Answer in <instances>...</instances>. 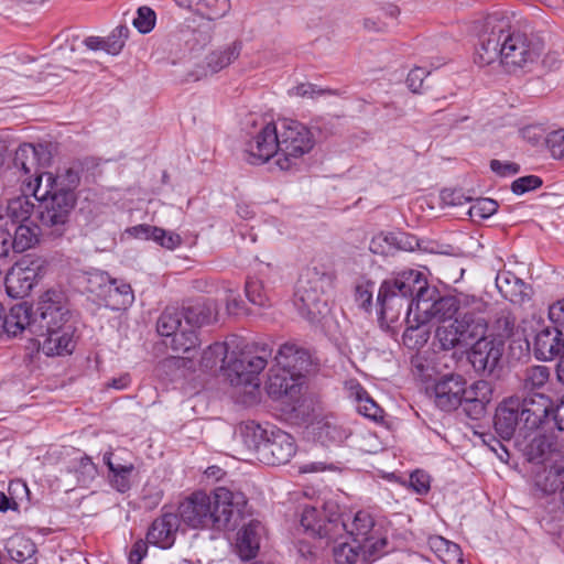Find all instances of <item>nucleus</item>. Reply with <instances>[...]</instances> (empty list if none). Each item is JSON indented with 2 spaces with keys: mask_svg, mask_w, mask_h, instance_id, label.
Instances as JSON below:
<instances>
[{
  "mask_svg": "<svg viewBox=\"0 0 564 564\" xmlns=\"http://www.w3.org/2000/svg\"><path fill=\"white\" fill-rule=\"evenodd\" d=\"M240 435L245 445L257 454L259 459V448L267 444L270 436V429H264L260 424L250 421L240 427Z\"/></svg>",
  "mask_w": 564,
  "mask_h": 564,
  "instance_id": "a19ab883",
  "label": "nucleus"
},
{
  "mask_svg": "<svg viewBox=\"0 0 564 564\" xmlns=\"http://www.w3.org/2000/svg\"><path fill=\"white\" fill-rule=\"evenodd\" d=\"M393 239V232H380L371 239L369 250L372 253L381 256L393 254L395 251V242Z\"/></svg>",
  "mask_w": 564,
  "mask_h": 564,
  "instance_id": "6e6d98bb",
  "label": "nucleus"
},
{
  "mask_svg": "<svg viewBox=\"0 0 564 564\" xmlns=\"http://www.w3.org/2000/svg\"><path fill=\"white\" fill-rule=\"evenodd\" d=\"M247 498L241 491L217 487L210 494L197 490L180 502V521L192 529L223 531L235 528Z\"/></svg>",
  "mask_w": 564,
  "mask_h": 564,
  "instance_id": "7ed1b4c3",
  "label": "nucleus"
},
{
  "mask_svg": "<svg viewBox=\"0 0 564 564\" xmlns=\"http://www.w3.org/2000/svg\"><path fill=\"white\" fill-rule=\"evenodd\" d=\"M130 30L126 25H118L107 37H105L106 53L118 55L128 39Z\"/></svg>",
  "mask_w": 564,
  "mask_h": 564,
  "instance_id": "5fc2aeb1",
  "label": "nucleus"
},
{
  "mask_svg": "<svg viewBox=\"0 0 564 564\" xmlns=\"http://www.w3.org/2000/svg\"><path fill=\"white\" fill-rule=\"evenodd\" d=\"M426 293L434 291L430 290L424 274L416 270L403 271L394 279L384 281L377 297L379 319L387 324L395 323L403 311L405 319H409L415 313V299Z\"/></svg>",
  "mask_w": 564,
  "mask_h": 564,
  "instance_id": "20e7f679",
  "label": "nucleus"
},
{
  "mask_svg": "<svg viewBox=\"0 0 564 564\" xmlns=\"http://www.w3.org/2000/svg\"><path fill=\"white\" fill-rule=\"evenodd\" d=\"M375 283L366 281L355 288V302L364 311L369 312L372 306Z\"/></svg>",
  "mask_w": 564,
  "mask_h": 564,
  "instance_id": "052dcab7",
  "label": "nucleus"
},
{
  "mask_svg": "<svg viewBox=\"0 0 564 564\" xmlns=\"http://www.w3.org/2000/svg\"><path fill=\"white\" fill-rule=\"evenodd\" d=\"M476 29L478 43L474 61L481 67L499 61L509 72L527 68L538 61L544 48L540 37L512 25L500 12L487 15Z\"/></svg>",
  "mask_w": 564,
  "mask_h": 564,
  "instance_id": "f257e3e1",
  "label": "nucleus"
},
{
  "mask_svg": "<svg viewBox=\"0 0 564 564\" xmlns=\"http://www.w3.org/2000/svg\"><path fill=\"white\" fill-rule=\"evenodd\" d=\"M533 354L540 360H553L558 357L557 376L564 381V339L556 326L538 330L533 340Z\"/></svg>",
  "mask_w": 564,
  "mask_h": 564,
  "instance_id": "dca6fc26",
  "label": "nucleus"
},
{
  "mask_svg": "<svg viewBox=\"0 0 564 564\" xmlns=\"http://www.w3.org/2000/svg\"><path fill=\"white\" fill-rule=\"evenodd\" d=\"M280 152L275 164L281 171L296 169L300 160L315 147L316 139L311 128L294 119H279Z\"/></svg>",
  "mask_w": 564,
  "mask_h": 564,
  "instance_id": "0eeeda50",
  "label": "nucleus"
},
{
  "mask_svg": "<svg viewBox=\"0 0 564 564\" xmlns=\"http://www.w3.org/2000/svg\"><path fill=\"white\" fill-rule=\"evenodd\" d=\"M274 359L278 367L290 371V373L297 376L302 380L304 378V373L308 372L312 367L311 355L308 351L294 344L282 345Z\"/></svg>",
  "mask_w": 564,
  "mask_h": 564,
  "instance_id": "5701e85b",
  "label": "nucleus"
},
{
  "mask_svg": "<svg viewBox=\"0 0 564 564\" xmlns=\"http://www.w3.org/2000/svg\"><path fill=\"white\" fill-rule=\"evenodd\" d=\"M155 12L149 7H140L133 19L134 28L142 34L151 32L155 25Z\"/></svg>",
  "mask_w": 564,
  "mask_h": 564,
  "instance_id": "13d9d810",
  "label": "nucleus"
},
{
  "mask_svg": "<svg viewBox=\"0 0 564 564\" xmlns=\"http://www.w3.org/2000/svg\"><path fill=\"white\" fill-rule=\"evenodd\" d=\"M496 286L500 294L512 303L521 304L529 299L525 283L510 271L497 274Z\"/></svg>",
  "mask_w": 564,
  "mask_h": 564,
  "instance_id": "f704fd0d",
  "label": "nucleus"
},
{
  "mask_svg": "<svg viewBox=\"0 0 564 564\" xmlns=\"http://www.w3.org/2000/svg\"><path fill=\"white\" fill-rule=\"evenodd\" d=\"M44 274L43 261L23 259L17 262L6 275V290L12 299L28 296Z\"/></svg>",
  "mask_w": 564,
  "mask_h": 564,
  "instance_id": "9d476101",
  "label": "nucleus"
},
{
  "mask_svg": "<svg viewBox=\"0 0 564 564\" xmlns=\"http://www.w3.org/2000/svg\"><path fill=\"white\" fill-rule=\"evenodd\" d=\"M527 459L535 467L550 465L555 459V454H564L554 435H536L527 445L524 452Z\"/></svg>",
  "mask_w": 564,
  "mask_h": 564,
  "instance_id": "a878e982",
  "label": "nucleus"
},
{
  "mask_svg": "<svg viewBox=\"0 0 564 564\" xmlns=\"http://www.w3.org/2000/svg\"><path fill=\"white\" fill-rule=\"evenodd\" d=\"M263 533L264 527L257 520H251L238 532L236 545L242 560L247 561L257 556Z\"/></svg>",
  "mask_w": 564,
  "mask_h": 564,
  "instance_id": "bb28decb",
  "label": "nucleus"
},
{
  "mask_svg": "<svg viewBox=\"0 0 564 564\" xmlns=\"http://www.w3.org/2000/svg\"><path fill=\"white\" fill-rule=\"evenodd\" d=\"M246 161L261 165L274 155L279 158L280 141L278 121L261 123L254 135L246 142Z\"/></svg>",
  "mask_w": 564,
  "mask_h": 564,
  "instance_id": "9b49d317",
  "label": "nucleus"
},
{
  "mask_svg": "<svg viewBox=\"0 0 564 564\" xmlns=\"http://www.w3.org/2000/svg\"><path fill=\"white\" fill-rule=\"evenodd\" d=\"M466 380L460 375L442 377L434 386L435 404L443 411L456 410L464 401Z\"/></svg>",
  "mask_w": 564,
  "mask_h": 564,
  "instance_id": "aec40b11",
  "label": "nucleus"
},
{
  "mask_svg": "<svg viewBox=\"0 0 564 564\" xmlns=\"http://www.w3.org/2000/svg\"><path fill=\"white\" fill-rule=\"evenodd\" d=\"M333 556L336 564H355L364 562V547L359 543L340 542L334 545Z\"/></svg>",
  "mask_w": 564,
  "mask_h": 564,
  "instance_id": "49530a36",
  "label": "nucleus"
},
{
  "mask_svg": "<svg viewBox=\"0 0 564 564\" xmlns=\"http://www.w3.org/2000/svg\"><path fill=\"white\" fill-rule=\"evenodd\" d=\"M80 487H88L98 476V467L91 457L83 454L73 460L72 469Z\"/></svg>",
  "mask_w": 564,
  "mask_h": 564,
  "instance_id": "c03bdc74",
  "label": "nucleus"
},
{
  "mask_svg": "<svg viewBox=\"0 0 564 564\" xmlns=\"http://www.w3.org/2000/svg\"><path fill=\"white\" fill-rule=\"evenodd\" d=\"M184 327L181 308L174 306L166 307L156 323L158 333L165 337H174Z\"/></svg>",
  "mask_w": 564,
  "mask_h": 564,
  "instance_id": "37998d69",
  "label": "nucleus"
},
{
  "mask_svg": "<svg viewBox=\"0 0 564 564\" xmlns=\"http://www.w3.org/2000/svg\"><path fill=\"white\" fill-rule=\"evenodd\" d=\"M34 205L25 196L9 200L7 206L0 205V223L7 227L30 223Z\"/></svg>",
  "mask_w": 564,
  "mask_h": 564,
  "instance_id": "2f4dec72",
  "label": "nucleus"
},
{
  "mask_svg": "<svg viewBox=\"0 0 564 564\" xmlns=\"http://www.w3.org/2000/svg\"><path fill=\"white\" fill-rule=\"evenodd\" d=\"M434 293H426L424 296L415 299V311L424 316V319H435L438 322L451 321L459 312V301L456 296H441L435 288H431Z\"/></svg>",
  "mask_w": 564,
  "mask_h": 564,
  "instance_id": "2eb2a0df",
  "label": "nucleus"
},
{
  "mask_svg": "<svg viewBox=\"0 0 564 564\" xmlns=\"http://www.w3.org/2000/svg\"><path fill=\"white\" fill-rule=\"evenodd\" d=\"M133 300L134 295L130 284L111 279L104 299L107 307L113 311L123 310L131 305Z\"/></svg>",
  "mask_w": 564,
  "mask_h": 564,
  "instance_id": "e433bc0d",
  "label": "nucleus"
},
{
  "mask_svg": "<svg viewBox=\"0 0 564 564\" xmlns=\"http://www.w3.org/2000/svg\"><path fill=\"white\" fill-rule=\"evenodd\" d=\"M429 72L422 67H414L410 70L406 77V85L409 89L414 94H421L423 91V83Z\"/></svg>",
  "mask_w": 564,
  "mask_h": 564,
  "instance_id": "774afa93",
  "label": "nucleus"
},
{
  "mask_svg": "<svg viewBox=\"0 0 564 564\" xmlns=\"http://www.w3.org/2000/svg\"><path fill=\"white\" fill-rule=\"evenodd\" d=\"M271 355L272 348L268 345L257 347L256 354L242 351L227 365L226 372L231 384L259 387V375Z\"/></svg>",
  "mask_w": 564,
  "mask_h": 564,
  "instance_id": "1a4fd4ad",
  "label": "nucleus"
},
{
  "mask_svg": "<svg viewBox=\"0 0 564 564\" xmlns=\"http://www.w3.org/2000/svg\"><path fill=\"white\" fill-rule=\"evenodd\" d=\"M33 196L40 202V221L42 226L51 229V235L61 237L66 230L77 195L62 194L43 186V177L36 176L28 183Z\"/></svg>",
  "mask_w": 564,
  "mask_h": 564,
  "instance_id": "423d86ee",
  "label": "nucleus"
},
{
  "mask_svg": "<svg viewBox=\"0 0 564 564\" xmlns=\"http://www.w3.org/2000/svg\"><path fill=\"white\" fill-rule=\"evenodd\" d=\"M543 184V181L540 176L536 175H527L517 178L511 184V191L516 195H522L524 193H528L530 191H534L539 187H541Z\"/></svg>",
  "mask_w": 564,
  "mask_h": 564,
  "instance_id": "e2e57ef3",
  "label": "nucleus"
},
{
  "mask_svg": "<svg viewBox=\"0 0 564 564\" xmlns=\"http://www.w3.org/2000/svg\"><path fill=\"white\" fill-rule=\"evenodd\" d=\"M492 399V387L486 380L474 382L464 394V401L459 406L471 420L481 419L487 411V405Z\"/></svg>",
  "mask_w": 564,
  "mask_h": 564,
  "instance_id": "4be33fe9",
  "label": "nucleus"
},
{
  "mask_svg": "<svg viewBox=\"0 0 564 564\" xmlns=\"http://www.w3.org/2000/svg\"><path fill=\"white\" fill-rule=\"evenodd\" d=\"M227 352L228 348L225 343L216 341L210 344L203 350L199 365L203 369L206 370H212L220 365V368L226 370L227 366L225 364Z\"/></svg>",
  "mask_w": 564,
  "mask_h": 564,
  "instance_id": "a18cd8bd",
  "label": "nucleus"
},
{
  "mask_svg": "<svg viewBox=\"0 0 564 564\" xmlns=\"http://www.w3.org/2000/svg\"><path fill=\"white\" fill-rule=\"evenodd\" d=\"M550 369L545 366L527 368L521 376V389L527 394L544 393L543 390L550 380Z\"/></svg>",
  "mask_w": 564,
  "mask_h": 564,
  "instance_id": "4c0bfd02",
  "label": "nucleus"
},
{
  "mask_svg": "<svg viewBox=\"0 0 564 564\" xmlns=\"http://www.w3.org/2000/svg\"><path fill=\"white\" fill-rule=\"evenodd\" d=\"M499 205L495 199L491 198H479L476 200L474 205L469 208V215L471 217H478V218H489L492 216Z\"/></svg>",
  "mask_w": 564,
  "mask_h": 564,
  "instance_id": "680f3d73",
  "label": "nucleus"
},
{
  "mask_svg": "<svg viewBox=\"0 0 564 564\" xmlns=\"http://www.w3.org/2000/svg\"><path fill=\"white\" fill-rule=\"evenodd\" d=\"M267 391L273 399H284V403L290 406L291 412L297 414L305 413L301 410L302 379L297 376H293L290 371L281 367H278V369L271 368L267 383Z\"/></svg>",
  "mask_w": 564,
  "mask_h": 564,
  "instance_id": "f8f14e48",
  "label": "nucleus"
},
{
  "mask_svg": "<svg viewBox=\"0 0 564 564\" xmlns=\"http://www.w3.org/2000/svg\"><path fill=\"white\" fill-rule=\"evenodd\" d=\"M200 344V339L198 337V332L195 329H189L188 327L182 328L178 333L172 337L171 347L174 351H182L184 354H189L195 350L196 347Z\"/></svg>",
  "mask_w": 564,
  "mask_h": 564,
  "instance_id": "09e8293b",
  "label": "nucleus"
},
{
  "mask_svg": "<svg viewBox=\"0 0 564 564\" xmlns=\"http://www.w3.org/2000/svg\"><path fill=\"white\" fill-rule=\"evenodd\" d=\"M126 451H108L104 454V464L108 467V480L112 489L126 494L131 489V476L135 467Z\"/></svg>",
  "mask_w": 564,
  "mask_h": 564,
  "instance_id": "a211bd4d",
  "label": "nucleus"
},
{
  "mask_svg": "<svg viewBox=\"0 0 564 564\" xmlns=\"http://www.w3.org/2000/svg\"><path fill=\"white\" fill-rule=\"evenodd\" d=\"M519 397L505 399L496 409L494 426L502 440H510L517 430L527 431Z\"/></svg>",
  "mask_w": 564,
  "mask_h": 564,
  "instance_id": "6ab92c4d",
  "label": "nucleus"
},
{
  "mask_svg": "<svg viewBox=\"0 0 564 564\" xmlns=\"http://www.w3.org/2000/svg\"><path fill=\"white\" fill-rule=\"evenodd\" d=\"M6 550L12 561L22 564L33 558L36 546L31 539L15 534L8 540Z\"/></svg>",
  "mask_w": 564,
  "mask_h": 564,
  "instance_id": "ea45409f",
  "label": "nucleus"
},
{
  "mask_svg": "<svg viewBox=\"0 0 564 564\" xmlns=\"http://www.w3.org/2000/svg\"><path fill=\"white\" fill-rule=\"evenodd\" d=\"M70 318L72 311L66 293L62 290L50 289L37 300L33 323H31V332L74 325Z\"/></svg>",
  "mask_w": 564,
  "mask_h": 564,
  "instance_id": "6e6552de",
  "label": "nucleus"
},
{
  "mask_svg": "<svg viewBox=\"0 0 564 564\" xmlns=\"http://www.w3.org/2000/svg\"><path fill=\"white\" fill-rule=\"evenodd\" d=\"M39 149L43 150V147L36 148L31 143L21 144L14 153V167L21 170L24 174L34 172L35 176L39 175L36 171Z\"/></svg>",
  "mask_w": 564,
  "mask_h": 564,
  "instance_id": "79ce46f5",
  "label": "nucleus"
},
{
  "mask_svg": "<svg viewBox=\"0 0 564 564\" xmlns=\"http://www.w3.org/2000/svg\"><path fill=\"white\" fill-rule=\"evenodd\" d=\"M533 480L544 495L560 492L564 485V454H555V459L550 465L535 467Z\"/></svg>",
  "mask_w": 564,
  "mask_h": 564,
  "instance_id": "b1692460",
  "label": "nucleus"
},
{
  "mask_svg": "<svg viewBox=\"0 0 564 564\" xmlns=\"http://www.w3.org/2000/svg\"><path fill=\"white\" fill-rule=\"evenodd\" d=\"M494 332L490 338H501L505 341L507 338L514 337L518 333L516 317L510 313H501L494 323Z\"/></svg>",
  "mask_w": 564,
  "mask_h": 564,
  "instance_id": "603ef678",
  "label": "nucleus"
},
{
  "mask_svg": "<svg viewBox=\"0 0 564 564\" xmlns=\"http://www.w3.org/2000/svg\"><path fill=\"white\" fill-rule=\"evenodd\" d=\"M247 299L254 305L265 306L269 303L268 294L259 280L249 279L245 286Z\"/></svg>",
  "mask_w": 564,
  "mask_h": 564,
  "instance_id": "4d7b16f0",
  "label": "nucleus"
},
{
  "mask_svg": "<svg viewBox=\"0 0 564 564\" xmlns=\"http://www.w3.org/2000/svg\"><path fill=\"white\" fill-rule=\"evenodd\" d=\"M404 322L406 327L402 335L403 344L410 349L423 347L430 338L429 319H424V316L415 311L414 315Z\"/></svg>",
  "mask_w": 564,
  "mask_h": 564,
  "instance_id": "473e14b6",
  "label": "nucleus"
},
{
  "mask_svg": "<svg viewBox=\"0 0 564 564\" xmlns=\"http://www.w3.org/2000/svg\"><path fill=\"white\" fill-rule=\"evenodd\" d=\"M435 338L443 350H449L456 346H464L462 334L458 327H456L455 321L448 325L438 326L435 330Z\"/></svg>",
  "mask_w": 564,
  "mask_h": 564,
  "instance_id": "de8ad7c7",
  "label": "nucleus"
},
{
  "mask_svg": "<svg viewBox=\"0 0 564 564\" xmlns=\"http://www.w3.org/2000/svg\"><path fill=\"white\" fill-rule=\"evenodd\" d=\"M34 311L26 302L13 305L2 317L3 333L9 336H17L25 330L31 334V323H33Z\"/></svg>",
  "mask_w": 564,
  "mask_h": 564,
  "instance_id": "cd10ccee",
  "label": "nucleus"
},
{
  "mask_svg": "<svg viewBox=\"0 0 564 564\" xmlns=\"http://www.w3.org/2000/svg\"><path fill=\"white\" fill-rule=\"evenodd\" d=\"M522 421L527 431H533L550 421L552 400L545 393L527 394L520 399Z\"/></svg>",
  "mask_w": 564,
  "mask_h": 564,
  "instance_id": "412c9836",
  "label": "nucleus"
},
{
  "mask_svg": "<svg viewBox=\"0 0 564 564\" xmlns=\"http://www.w3.org/2000/svg\"><path fill=\"white\" fill-rule=\"evenodd\" d=\"M43 186L62 194H76V189L80 184V167L73 165L56 174L42 173Z\"/></svg>",
  "mask_w": 564,
  "mask_h": 564,
  "instance_id": "7c9ffc66",
  "label": "nucleus"
},
{
  "mask_svg": "<svg viewBox=\"0 0 564 564\" xmlns=\"http://www.w3.org/2000/svg\"><path fill=\"white\" fill-rule=\"evenodd\" d=\"M185 327L198 329L216 318V306L210 301H195L181 307Z\"/></svg>",
  "mask_w": 564,
  "mask_h": 564,
  "instance_id": "c85d7f7f",
  "label": "nucleus"
},
{
  "mask_svg": "<svg viewBox=\"0 0 564 564\" xmlns=\"http://www.w3.org/2000/svg\"><path fill=\"white\" fill-rule=\"evenodd\" d=\"M333 271L313 267L301 275L294 294V304L300 314L310 321L316 319L327 308L328 295L335 288Z\"/></svg>",
  "mask_w": 564,
  "mask_h": 564,
  "instance_id": "39448f33",
  "label": "nucleus"
},
{
  "mask_svg": "<svg viewBox=\"0 0 564 564\" xmlns=\"http://www.w3.org/2000/svg\"><path fill=\"white\" fill-rule=\"evenodd\" d=\"M545 143L554 159H564V129L550 132Z\"/></svg>",
  "mask_w": 564,
  "mask_h": 564,
  "instance_id": "0e129e2a",
  "label": "nucleus"
},
{
  "mask_svg": "<svg viewBox=\"0 0 564 564\" xmlns=\"http://www.w3.org/2000/svg\"><path fill=\"white\" fill-rule=\"evenodd\" d=\"M357 411L359 414L373 422L383 420V410L362 389L357 392Z\"/></svg>",
  "mask_w": 564,
  "mask_h": 564,
  "instance_id": "8fccbe9b",
  "label": "nucleus"
},
{
  "mask_svg": "<svg viewBox=\"0 0 564 564\" xmlns=\"http://www.w3.org/2000/svg\"><path fill=\"white\" fill-rule=\"evenodd\" d=\"M75 326L66 325L54 327L53 329H43L31 332L32 335L43 337V340H36L39 349L46 356H64L69 355L75 349Z\"/></svg>",
  "mask_w": 564,
  "mask_h": 564,
  "instance_id": "f3484780",
  "label": "nucleus"
},
{
  "mask_svg": "<svg viewBox=\"0 0 564 564\" xmlns=\"http://www.w3.org/2000/svg\"><path fill=\"white\" fill-rule=\"evenodd\" d=\"M300 522L305 532L319 539L337 541L348 533L354 543L362 545L364 562H375L393 550L387 530L366 510L357 511L347 525L335 502L324 503L322 510L305 506Z\"/></svg>",
  "mask_w": 564,
  "mask_h": 564,
  "instance_id": "f03ea898",
  "label": "nucleus"
},
{
  "mask_svg": "<svg viewBox=\"0 0 564 564\" xmlns=\"http://www.w3.org/2000/svg\"><path fill=\"white\" fill-rule=\"evenodd\" d=\"M410 487L417 495H426L431 488V477L423 470H415L410 475Z\"/></svg>",
  "mask_w": 564,
  "mask_h": 564,
  "instance_id": "69168bd1",
  "label": "nucleus"
},
{
  "mask_svg": "<svg viewBox=\"0 0 564 564\" xmlns=\"http://www.w3.org/2000/svg\"><path fill=\"white\" fill-rule=\"evenodd\" d=\"M296 448L295 440L291 434L271 426L267 444L259 448V460L271 466L283 465L291 460L296 453Z\"/></svg>",
  "mask_w": 564,
  "mask_h": 564,
  "instance_id": "4468645a",
  "label": "nucleus"
},
{
  "mask_svg": "<svg viewBox=\"0 0 564 564\" xmlns=\"http://www.w3.org/2000/svg\"><path fill=\"white\" fill-rule=\"evenodd\" d=\"M505 344L501 338H479L470 348L468 360L476 372L495 376L501 369Z\"/></svg>",
  "mask_w": 564,
  "mask_h": 564,
  "instance_id": "ddd939ff",
  "label": "nucleus"
},
{
  "mask_svg": "<svg viewBox=\"0 0 564 564\" xmlns=\"http://www.w3.org/2000/svg\"><path fill=\"white\" fill-rule=\"evenodd\" d=\"M351 434V431L336 421L326 420L319 427L318 435L332 443H343Z\"/></svg>",
  "mask_w": 564,
  "mask_h": 564,
  "instance_id": "864d4df0",
  "label": "nucleus"
},
{
  "mask_svg": "<svg viewBox=\"0 0 564 564\" xmlns=\"http://www.w3.org/2000/svg\"><path fill=\"white\" fill-rule=\"evenodd\" d=\"M393 241L395 242V251H413L420 247L419 239L404 231H393Z\"/></svg>",
  "mask_w": 564,
  "mask_h": 564,
  "instance_id": "338daca9",
  "label": "nucleus"
},
{
  "mask_svg": "<svg viewBox=\"0 0 564 564\" xmlns=\"http://www.w3.org/2000/svg\"><path fill=\"white\" fill-rule=\"evenodd\" d=\"M229 9V0H199L195 12L208 20H216L224 17Z\"/></svg>",
  "mask_w": 564,
  "mask_h": 564,
  "instance_id": "3c124183",
  "label": "nucleus"
},
{
  "mask_svg": "<svg viewBox=\"0 0 564 564\" xmlns=\"http://www.w3.org/2000/svg\"><path fill=\"white\" fill-rule=\"evenodd\" d=\"M427 545L444 564H463L464 562L460 546L441 535L429 536Z\"/></svg>",
  "mask_w": 564,
  "mask_h": 564,
  "instance_id": "c9c22d12",
  "label": "nucleus"
},
{
  "mask_svg": "<svg viewBox=\"0 0 564 564\" xmlns=\"http://www.w3.org/2000/svg\"><path fill=\"white\" fill-rule=\"evenodd\" d=\"M456 327H458L464 346H468L470 340H477L479 338H487L485 336L487 330V322L480 315L474 312L459 313V316L455 318Z\"/></svg>",
  "mask_w": 564,
  "mask_h": 564,
  "instance_id": "72a5a7b5",
  "label": "nucleus"
},
{
  "mask_svg": "<svg viewBox=\"0 0 564 564\" xmlns=\"http://www.w3.org/2000/svg\"><path fill=\"white\" fill-rule=\"evenodd\" d=\"M12 229L14 235H11V241L15 252H23L39 241L40 228L33 221L17 225Z\"/></svg>",
  "mask_w": 564,
  "mask_h": 564,
  "instance_id": "58836bf2",
  "label": "nucleus"
},
{
  "mask_svg": "<svg viewBox=\"0 0 564 564\" xmlns=\"http://www.w3.org/2000/svg\"><path fill=\"white\" fill-rule=\"evenodd\" d=\"M110 281L111 278L105 272H91L87 278V290L104 300Z\"/></svg>",
  "mask_w": 564,
  "mask_h": 564,
  "instance_id": "bf43d9fd",
  "label": "nucleus"
},
{
  "mask_svg": "<svg viewBox=\"0 0 564 564\" xmlns=\"http://www.w3.org/2000/svg\"><path fill=\"white\" fill-rule=\"evenodd\" d=\"M242 47V41L235 40L210 51L205 57L206 68L212 74H216L228 67L240 56Z\"/></svg>",
  "mask_w": 564,
  "mask_h": 564,
  "instance_id": "c756f323",
  "label": "nucleus"
},
{
  "mask_svg": "<svg viewBox=\"0 0 564 564\" xmlns=\"http://www.w3.org/2000/svg\"><path fill=\"white\" fill-rule=\"evenodd\" d=\"M180 523L181 521L176 513H163L149 528L147 534L148 542L161 549H170L175 542Z\"/></svg>",
  "mask_w": 564,
  "mask_h": 564,
  "instance_id": "393cba45",
  "label": "nucleus"
}]
</instances>
